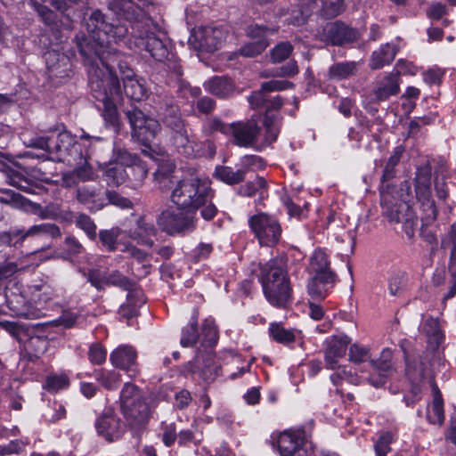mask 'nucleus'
Returning a JSON list of instances; mask_svg holds the SVG:
<instances>
[{
  "label": "nucleus",
  "mask_w": 456,
  "mask_h": 456,
  "mask_svg": "<svg viewBox=\"0 0 456 456\" xmlns=\"http://www.w3.org/2000/svg\"><path fill=\"white\" fill-rule=\"evenodd\" d=\"M115 17H109L101 10L92 12L86 20V28L89 36H77L76 46L80 54H87L93 47L98 45H106L110 43H118L126 37L133 21L126 20L116 11H112Z\"/></svg>",
  "instance_id": "obj_1"
},
{
  "label": "nucleus",
  "mask_w": 456,
  "mask_h": 456,
  "mask_svg": "<svg viewBox=\"0 0 456 456\" xmlns=\"http://www.w3.org/2000/svg\"><path fill=\"white\" fill-rule=\"evenodd\" d=\"M113 44H106L103 47L100 44L93 47L91 53L80 54L88 66L89 86L94 77L104 84L117 82V86H120L119 76L126 78L135 76L128 62L129 57L116 49Z\"/></svg>",
  "instance_id": "obj_2"
},
{
  "label": "nucleus",
  "mask_w": 456,
  "mask_h": 456,
  "mask_svg": "<svg viewBox=\"0 0 456 456\" xmlns=\"http://www.w3.org/2000/svg\"><path fill=\"white\" fill-rule=\"evenodd\" d=\"M214 197L210 184L197 176L179 180L170 195L178 209L200 210V216L206 221H212L218 214V208L212 202Z\"/></svg>",
  "instance_id": "obj_3"
},
{
  "label": "nucleus",
  "mask_w": 456,
  "mask_h": 456,
  "mask_svg": "<svg viewBox=\"0 0 456 456\" xmlns=\"http://www.w3.org/2000/svg\"><path fill=\"white\" fill-rule=\"evenodd\" d=\"M159 115L161 124L168 132L169 141L176 151L187 158L198 155L197 142L188 132V122L181 108L172 96L165 95L159 102Z\"/></svg>",
  "instance_id": "obj_4"
},
{
  "label": "nucleus",
  "mask_w": 456,
  "mask_h": 456,
  "mask_svg": "<svg viewBox=\"0 0 456 456\" xmlns=\"http://www.w3.org/2000/svg\"><path fill=\"white\" fill-rule=\"evenodd\" d=\"M119 403L126 425L134 432L144 429L151 417V410L142 389L135 384L125 383Z\"/></svg>",
  "instance_id": "obj_5"
},
{
  "label": "nucleus",
  "mask_w": 456,
  "mask_h": 456,
  "mask_svg": "<svg viewBox=\"0 0 456 456\" xmlns=\"http://www.w3.org/2000/svg\"><path fill=\"white\" fill-rule=\"evenodd\" d=\"M307 271L313 274L307 285L309 295L314 300H323L328 295L329 289L338 281L325 251L321 248L314 250L310 256Z\"/></svg>",
  "instance_id": "obj_6"
},
{
  "label": "nucleus",
  "mask_w": 456,
  "mask_h": 456,
  "mask_svg": "<svg viewBox=\"0 0 456 456\" xmlns=\"http://www.w3.org/2000/svg\"><path fill=\"white\" fill-rule=\"evenodd\" d=\"M294 87V84L288 80H270L264 82L257 91H254L248 97V102L254 109H265L264 125L267 132H273L277 116L273 113L278 111L283 105V99L280 96L273 97L272 92L283 91Z\"/></svg>",
  "instance_id": "obj_7"
},
{
  "label": "nucleus",
  "mask_w": 456,
  "mask_h": 456,
  "mask_svg": "<svg viewBox=\"0 0 456 456\" xmlns=\"http://www.w3.org/2000/svg\"><path fill=\"white\" fill-rule=\"evenodd\" d=\"M127 118L131 137L148 150H151L152 144L161 131V124L155 118L145 114L135 105H131L124 110Z\"/></svg>",
  "instance_id": "obj_8"
},
{
  "label": "nucleus",
  "mask_w": 456,
  "mask_h": 456,
  "mask_svg": "<svg viewBox=\"0 0 456 456\" xmlns=\"http://www.w3.org/2000/svg\"><path fill=\"white\" fill-rule=\"evenodd\" d=\"M92 81L90 87L92 97L103 105L102 117L108 126L116 129L119 128L120 118L118 111L117 104L122 99L121 87L117 86L111 82L104 84L98 80L96 77Z\"/></svg>",
  "instance_id": "obj_9"
},
{
  "label": "nucleus",
  "mask_w": 456,
  "mask_h": 456,
  "mask_svg": "<svg viewBox=\"0 0 456 456\" xmlns=\"http://www.w3.org/2000/svg\"><path fill=\"white\" fill-rule=\"evenodd\" d=\"M199 313L194 311L190 322L182 329L180 344L183 347H192L199 341L206 348L214 347L218 340V331L213 321L206 319L198 330Z\"/></svg>",
  "instance_id": "obj_10"
},
{
  "label": "nucleus",
  "mask_w": 456,
  "mask_h": 456,
  "mask_svg": "<svg viewBox=\"0 0 456 456\" xmlns=\"http://www.w3.org/2000/svg\"><path fill=\"white\" fill-rule=\"evenodd\" d=\"M197 212L188 209L163 210L157 217V224L168 235H184L192 232L197 227Z\"/></svg>",
  "instance_id": "obj_11"
},
{
  "label": "nucleus",
  "mask_w": 456,
  "mask_h": 456,
  "mask_svg": "<svg viewBox=\"0 0 456 456\" xmlns=\"http://www.w3.org/2000/svg\"><path fill=\"white\" fill-rule=\"evenodd\" d=\"M84 275L98 291H103L106 286H114L127 291L129 298L140 294L141 289L137 283L118 270L102 273L98 269H89Z\"/></svg>",
  "instance_id": "obj_12"
},
{
  "label": "nucleus",
  "mask_w": 456,
  "mask_h": 456,
  "mask_svg": "<svg viewBox=\"0 0 456 456\" xmlns=\"http://www.w3.org/2000/svg\"><path fill=\"white\" fill-rule=\"evenodd\" d=\"M248 225L261 246L273 247L281 240V226L279 221L266 213H258L249 217Z\"/></svg>",
  "instance_id": "obj_13"
},
{
  "label": "nucleus",
  "mask_w": 456,
  "mask_h": 456,
  "mask_svg": "<svg viewBox=\"0 0 456 456\" xmlns=\"http://www.w3.org/2000/svg\"><path fill=\"white\" fill-rule=\"evenodd\" d=\"M220 371L221 366L212 352L198 351L193 360L183 367L182 374L185 377L191 376L193 379L212 382L220 375Z\"/></svg>",
  "instance_id": "obj_14"
},
{
  "label": "nucleus",
  "mask_w": 456,
  "mask_h": 456,
  "mask_svg": "<svg viewBox=\"0 0 456 456\" xmlns=\"http://www.w3.org/2000/svg\"><path fill=\"white\" fill-rule=\"evenodd\" d=\"M380 203L384 215L390 222L403 223V229L409 238H412L418 224V217L412 209L406 204H392L384 190L381 188Z\"/></svg>",
  "instance_id": "obj_15"
},
{
  "label": "nucleus",
  "mask_w": 456,
  "mask_h": 456,
  "mask_svg": "<svg viewBox=\"0 0 456 456\" xmlns=\"http://www.w3.org/2000/svg\"><path fill=\"white\" fill-rule=\"evenodd\" d=\"M318 37L327 45L343 46L354 43L359 38V32L341 20L326 23L318 30Z\"/></svg>",
  "instance_id": "obj_16"
},
{
  "label": "nucleus",
  "mask_w": 456,
  "mask_h": 456,
  "mask_svg": "<svg viewBox=\"0 0 456 456\" xmlns=\"http://www.w3.org/2000/svg\"><path fill=\"white\" fill-rule=\"evenodd\" d=\"M94 428L99 436L109 443L119 440L126 430V425L112 407L105 408L95 419Z\"/></svg>",
  "instance_id": "obj_17"
},
{
  "label": "nucleus",
  "mask_w": 456,
  "mask_h": 456,
  "mask_svg": "<svg viewBox=\"0 0 456 456\" xmlns=\"http://www.w3.org/2000/svg\"><path fill=\"white\" fill-rule=\"evenodd\" d=\"M32 6L37 12L40 20L46 27V29L41 35L40 44L46 45L47 40H50V44L53 42L61 44L63 42L62 21L57 13L37 1H32Z\"/></svg>",
  "instance_id": "obj_18"
},
{
  "label": "nucleus",
  "mask_w": 456,
  "mask_h": 456,
  "mask_svg": "<svg viewBox=\"0 0 456 456\" xmlns=\"http://www.w3.org/2000/svg\"><path fill=\"white\" fill-rule=\"evenodd\" d=\"M60 45L54 42L50 44V40H47L46 45H43L47 49L43 57L51 77H69L71 63L68 55L60 53Z\"/></svg>",
  "instance_id": "obj_19"
},
{
  "label": "nucleus",
  "mask_w": 456,
  "mask_h": 456,
  "mask_svg": "<svg viewBox=\"0 0 456 456\" xmlns=\"http://www.w3.org/2000/svg\"><path fill=\"white\" fill-rule=\"evenodd\" d=\"M305 442L303 430H286L279 436L277 446L281 456H305Z\"/></svg>",
  "instance_id": "obj_20"
},
{
  "label": "nucleus",
  "mask_w": 456,
  "mask_h": 456,
  "mask_svg": "<svg viewBox=\"0 0 456 456\" xmlns=\"http://www.w3.org/2000/svg\"><path fill=\"white\" fill-rule=\"evenodd\" d=\"M110 361L116 368L126 370L131 379L136 378L140 370L137 362L136 350L128 345H122L113 350Z\"/></svg>",
  "instance_id": "obj_21"
},
{
  "label": "nucleus",
  "mask_w": 456,
  "mask_h": 456,
  "mask_svg": "<svg viewBox=\"0 0 456 456\" xmlns=\"http://www.w3.org/2000/svg\"><path fill=\"white\" fill-rule=\"evenodd\" d=\"M266 300L278 308H286L292 302L290 279L262 285Z\"/></svg>",
  "instance_id": "obj_22"
},
{
  "label": "nucleus",
  "mask_w": 456,
  "mask_h": 456,
  "mask_svg": "<svg viewBox=\"0 0 456 456\" xmlns=\"http://www.w3.org/2000/svg\"><path fill=\"white\" fill-rule=\"evenodd\" d=\"M231 134L234 144L240 147H252L257 141L261 131L256 120L251 118L246 122H234L231 124Z\"/></svg>",
  "instance_id": "obj_23"
},
{
  "label": "nucleus",
  "mask_w": 456,
  "mask_h": 456,
  "mask_svg": "<svg viewBox=\"0 0 456 456\" xmlns=\"http://www.w3.org/2000/svg\"><path fill=\"white\" fill-rule=\"evenodd\" d=\"M371 372L369 377V382L375 387H382L386 384L387 379L393 373L391 363V352L383 350L378 360H370Z\"/></svg>",
  "instance_id": "obj_24"
},
{
  "label": "nucleus",
  "mask_w": 456,
  "mask_h": 456,
  "mask_svg": "<svg viewBox=\"0 0 456 456\" xmlns=\"http://www.w3.org/2000/svg\"><path fill=\"white\" fill-rule=\"evenodd\" d=\"M193 37L198 44L196 47L208 53L217 50L224 41L223 30L218 28H200L195 31Z\"/></svg>",
  "instance_id": "obj_25"
},
{
  "label": "nucleus",
  "mask_w": 456,
  "mask_h": 456,
  "mask_svg": "<svg viewBox=\"0 0 456 456\" xmlns=\"http://www.w3.org/2000/svg\"><path fill=\"white\" fill-rule=\"evenodd\" d=\"M259 271L258 280L261 285L289 278L286 264L281 258H273L260 265Z\"/></svg>",
  "instance_id": "obj_26"
},
{
  "label": "nucleus",
  "mask_w": 456,
  "mask_h": 456,
  "mask_svg": "<svg viewBox=\"0 0 456 456\" xmlns=\"http://www.w3.org/2000/svg\"><path fill=\"white\" fill-rule=\"evenodd\" d=\"M136 45L148 52L158 61H163L169 55L168 43L157 37L154 33H148L136 41Z\"/></svg>",
  "instance_id": "obj_27"
},
{
  "label": "nucleus",
  "mask_w": 456,
  "mask_h": 456,
  "mask_svg": "<svg viewBox=\"0 0 456 456\" xmlns=\"http://www.w3.org/2000/svg\"><path fill=\"white\" fill-rule=\"evenodd\" d=\"M351 339L346 335L333 336L326 341L325 362L330 369H335L338 359L345 356Z\"/></svg>",
  "instance_id": "obj_28"
},
{
  "label": "nucleus",
  "mask_w": 456,
  "mask_h": 456,
  "mask_svg": "<svg viewBox=\"0 0 456 456\" xmlns=\"http://www.w3.org/2000/svg\"><path fill=\"white\" fill-rule=\"evenodd\" d=\"M204 88L209 94L225 99L234 94L236 86L234 81L227 76H214L204 83Z\"/></svg>",
  "instance_id": "obj_29"
},
{
  "label": "nucleus",
  "mask_w": 456,
  "mask_h": 456,
  "mask_svg": "<svg viewBox=\"0 0 456 456\" xmlns=\"http://www.w3.org/2000/svg\"><path fill=\"white\" fill-rule=\"evenodd\" d=\"M429 384L432 389L433 401L431 407L428 409L427 419L431 424L443 425L444 422V400L442 393L436 383L434 376H429Z\"/></svg>",
  "instance_id": "obj_30"
},
{
  "label": "nucleus",
  "mask_w": 456,
  "mask_h": 456,
  "mask_svg": "<svg viewBox=\"0 0 456 456\" xmlns=\"http://www.w3.org/2000/svg\"><path fill=\"white\" fill-rule=\"evenodd\" d=\"M158 230L154 224L147 223L143 217L136 221V227L129 231V237L137 241L138 244L152 248L154 241L151 237L156 236Z\"/></svg>",
  "instance_id": "obj_31"
},
{
  "label": "nucleus",
  "mask_w": 456,
  "mask_h": 456,
  "mask_svg": "<svg viewBox=\"0 0 456 456\" xmlns=\"http://www.w3.org/2000/svg\"><path fill=\"white\" fill-rule=\"evenodd\" d=\"M400 92V73H390L384 77L379 86L374 90L375 99L378 102L387 100Z\"/></svg>",
  "instance_id": "obj_32"
},
{
  "label": "nucleus",
  "mask_w": 456,
  "mask_h": 456,
  "mask_svg": "<svg viewBox=\"0 0 456 456\" xmlns=\"http://www.w3.org/2000/svg\"><path fill=\"white\" fill-rule=\"evenodd\" d=\"M76 199L82 204H90L88 208L91 212H97L107 206L105 197L101 191L86 187L77 190Z\"/></svg>",
  "instance_id": "obj_33"
},
{
  "label": "nucleus",
  "mask_w": 456,
  "mask_h": 456,
  "mask_svg": "<svg viewBox=\"0 0 456 456\" xmlns=\"http://www.w3.org/2000/svg\"><path fill=\"white\" fill-rule=\"evenodd\" d=\"M401 347L403 350L406 362V374L411 380V383H418L423 380L427 377L428 368L426 362L422 360V357L418 355L411 358L407 354L403 345H401Z\"/></svg>",
  "instance_id": "obj_34"
},
{
  "label": "nucleus",
  "mask_w": 456,
  "mask_h": 456,
  "mask_svg": "<svg viewBox=\"0 0 456 456\" xmlns=\"http://www.w3.org/2000/svg\"><path fill=\"white\" fill-rule=\"evenodd\" d=\"M404 151L403 147L398 146L395 147L392 155L388 159L381 176V186L379 187V191L381 192V188L384 190V194L387 195V199H389V184H386L387 182L392 180L395 176V167L399 164L402 155Z\"/></svg>",
  "instance_id": "obj_35"
},
{
  "label": "nucleus",
  "mask_w": 456,
  "mask_h": 456,
  "mask_svg": "<svg viewBox=\"0 0 456 456\" xmlns=\"http://www.w3.org/2000/svg\"><path fill=\"white\" fill-rule=\"evenodd\" d=\"M138 1L143 3L146 0ZM109 9L116 11L128 21L137 20L142 12L140 7L135 5L131 0H112L109 3Z\"/></svg>",
  "instance_id": "obj_36"
},
{
  "label": "nucleus",
  "mask_w": 456,
  "mask_h": 456,
  "mask_svg": "<svg viewBox=\"0 0 456 456\" xmlns=\"http://www.w3.org/2000/svg\"><path fill=\"white\" fill-rule=\"evenodd\" d=\"M422 330L428 338V347L433 351L438 349L444 338L438 320L433 317L427 318L424 321Z\"/></svg>",
  "instance_id": "obj_37"
},
{
  "label": "nucleus",
  "mask_w": 456,
  "mask_h": 456,
  "mask_svg": "<svg viewBox=\"0 0 456 456\" xmlns=\"http://www.w3.org/2000/svg\"><path fill=\"white\" fill-rule=\"evenodd\" d=\"M77 141L67 130L61 131L56 139H53L51 159L60 162L63 153H67Z\"/></svg>",
  "instance_id": "obj_38"
},
{
  "label": "nucleus",
  "mask_w": 456,
  "mask_h": 456,
  "mask_svg": "<svg viewBox=\"0 0 456 456\" xmlns=\"http://www.w3.org/2000/svg\"><path fill=\"white\" fill-rule=\"evenodd\" d=\"M213 176L228 185H236L244 182L246 177V170L238 169L234 171L232 167L217 166L215 168Z\"/></svg>",
  "instance_id": "obj_39"
},
{
  "label": "nucleus",
  "mask_w": 456,
  "mask_h": 456,
  "mask_svg": "<svg viewBox=\"0 0 456 456\" xmlns=\"http://www.w3.org/2000/svg\"><path fill=\"white\" fill-rule=\"evenodd\" d=\"M395 54L396 51L393 45L389 44L382 45L379 50L372 53L370 68L371 69H379L385 65L390 64L394 61Z\"/></svg>",
  "instance_id": "obj_40"
},
{
  "label": "nucleus",
  "mask_w": 456,
  "mask_h": 456,
  "mask_svg": "<svg viewBox=\"0 0 456 456\" xmlns=\"http://www.w3.org/2000/svg\"><path fill=\"white\" fill-rule=\"evenodd\" d=\"M357 72V63L355 61H342L331 65L328 70V77L331 80H344Z\"/></svg>",
  "instance_id": "obj_41"
},
{
  "label": "nucleus",
  "mask_w": 456,
  "mask_h": 456,
  "mask_svg": "<svg viewBox=\"0 0 456 456\" xmlns=\"http://www.w3.org/2000/svg\"><path fill=\"white\" fill-rule=\"evenodd\" d=\"M86 146L76 142L67 153H63L62 159L60 162L66 163L69 166H77L79 164H86V159L89 158Z\"/></svg>",
  "instance_id": "obj_42"
},
{
  "label": "nucleus",
  "mask_w": 456,
  "mask_h": 456,
  "mask_svg": "<svg viewBox=\"0 0 456 456\" xmlns=\"http://www.w3.org/2000/svg\"><path fill=\"white\" fill-rule=\"evenodd\" d=\"M125 94L131 100L140 102L147 95L146 87L134 77H121Z\"/></svg>",
  "instance_id": "obj_43"
},
{
  "label": "nucleus",
  "mask_w": 456,
  "mask_h": 456,
  "mask_svg": "<svg viewBox=\"0 0 456 456\" xmlns=\"http://www.w3.org/2000/svg\"><path fill=\"white\" fill-rule=\"evenodd\" d=\"M144 304L145 298L142 289H140V294L132 298H129L127 294L126 302L120 305L118 314L122 318L131 319L138 314L139 308Z\"/></svg>",
  "instance_id": "obj_44"
},
{
  "label": "nucleus",
  "mask_w": 456,
  "mask_h": 456,
  "mask_svg": "<svg viewBox=\"0 0 456 456\" xmlns=\"http://www.w3.org/2000/svg\"><path fill=\"white\" fill-rule=\"evenodd\" d=\"M94 377L107 390H114L121 383V374L116 370H95Z\"/></svg>",
  "instance_id": "obj_45"
},
{
  "label": "nucleus",
  "mask_w": 456,
  "mask_h": 456,
  "mask_svg": "<svg viewBox=\"0 0 456 456\" xmlns=\"http://www.w3.org/2000/svg\"><path fill=\"white\" fill-rule=\"evenodd\" d=\"M231 131V124L224 123L218 117L208 118L201 127L202 134L207 137H211L217 132L229 135Z\"/></svg>",
  "instance_id": "obj_46"
},
{
  "label": "nucleus",
  "mask_w": 456,
  "mask_h": 456,
  "mask_svg": "<svg viewBox=\"0 0 456 456\" xmlns=\"http://www.w3.org/2000/svg\"><path fill=\"white\" fill-rule=\"evenodd\" d=\"M25 240L23 230L10 229L9 231L0 232V253L4 248L15 246L17 243H21ZM3 264H0L2 265Z\"/></svg>",
  "instance_id": "obj_47"
},
{
  "label": "nucleus",
  "mask_w": 456,
  "mask_h": 456,
  "mask_svg": "<svg viewBox=\"0 0 456 456\" xmlns=\"http://www.w3.org/2000/svg\"><path fill=\"white\" fill-rule=\"evenodd\" d=\"M122 231L118 227H113L110 230H101L99 232V240L109 252H113L118 247V239L121 235Z\"/></svg>",
  "instance_id": "obj_48"
},
{
  "label": "nucleus",
  "mask_w": 456,
  "mask_h": 456,
  "mask_svg": "<svg viewBox=\"0 0 456 456\" xmlns=\"http://www.w3.org/2000/svg\"><path fill=\"white\" fill-rule=\"evenodd\" d=\"M441 247L450 249L449 269L456 268V224L451 225L450 231L442 239Z\"/></svg>",
  "instance_id": "obj_49"
},
{
  "label": "nucleus",
  "mask_w": 456,
  "mask_h": 456,
  "mask_svg": "<svg viewBox=\"0 0 456 456\" xmlns=\"http://www.w3.org/2000/svg\"><path fill=\"white\" fill-rule=\"evenodd\" d=\"M269 334L274 341L281 344L293 343L296 338L292 330H286L280 323L276 322L270 324Z\"/></svg>",
  "instance_id": "obj_50"
},
{
  "label": "nucleus",
  "mask_w": 456,
  "mask_h": 456,
  "mask_svg": "<svg viewBox=\"0 0 456 456\" xmlns=\"http://www.w3.org/2000/svg\"><path fill=\"white\" fill-rule=\"evenodd\" d=\"M129 177L128 172L120 166L108 167L104 172V178L109 186H118Z\"/></svg>",
  "instance_id": "obj_51"
},
{
  "label": "nucleus",
  "mask_w": 456,
  "mask_h": 456,
  "mask_svg": "<svg viewBox=\"0 0 456 456\" xmlns=\"http://www.w3.org/2000/svg\"><path fill=\"white\" fill-rule=\"evenodd\" d=\"M38 234H46L51 236L52 238H58L61 235V232L58 225L51 223H45L33 225L27 232L23 231V235L25 236V239L28 236Z\"/></svg>",
  "instance_id": "obj_52"
},
{
  "label": "nucleus",
  "mask_w": 456,
  "mask_h": 456,
  "mask_svg": "<svg viewBox=\"0 0 456 456\" xmlns=\"http://www.w3.org/2000/svg\"><path fill=\"white\" fill-rule=\"evenodd\" d=\"M294 46L291 43L281 42L270 51V60L273 63H280L286 61L292 54Z\"/></svg>",
  "instance_id": "obj_53"
},
{
  "label": "nucleus",
  "mask_w": 456,
  "mask_h": 456,
  "mask_svg": "<svg viewBox=\"0 0 456 456\" xmlns=\"http://www.w3.org/2000/svg\"><path fill=\"white\" fill-rule=\"evenodd\" d=\"M69 386V379L66 374H50L46 377L43 387L50 393H56Z\"/></svg>",
  "instance_id": "obj_54"
},
{
  "label": "nucleus",
  "mask_w": 456,
  "mask_h": 456,
  "mask_svg": "<svg viewBox=\"0 0 456 456\" xmlns=\"http://www.w3.org/2000/svg\"><path fill=\"white\" fill-rule=\"evenodd\" d=\"M245 32L247 37L256 41H268L267 37L274 34L276 29L264 24L253 23L246 28Z\"/></svg>",
  "instance_id": "obj_55"
},
{
  "label": "nucleus",
  "mask_w": 456,
  "mask_h": 456,
  "mask_svg": "<svg viewBox=\"0 0 456 456\" xmlns=\"http://www.w3.org/2000/svg\"><path fill=\"white\" fill-rule=\"evenodd\" d=\"M269 45V41H254L243 45L238 53L245 58H254L260 55Z\"/></svg>",
  "instance_id": "obj_56"
},
{
  "label": "nucleus",
  "mask_w": 456,
  "mask_h": 456,
  "mask_svg": "<svg viewBox=\"0 0 456 456\" xmlns=\"http://www.w3.org/2000/svg\"><path fill=\"white\" fill-rule=\"evenodd\" d=\"M268 187L266 180L257 176L255 181L248 182L237 189V193L242 197H252L258 190H266Z\"/></svg>",
  "instance_id": "obj_57"
},
{
  "label": "nucleus",
  "mask_w": 456,
  "mask_h": 456,
  "mask_svg": "<svg viewBox=\"0 0 456 456\" xmlns=\"http://www.w3.org/2000/svg\"><path fill=\"white\" fill-rule=\"evenodd\" d=\"M408 275L404 272L394 273L388 280V289L392 296L400 295L406 288Z\"/></svg>",
  "instance_id": "obj_58"
},
{
  "label": "nucleus",
  "mask_w": 456,
  "mask_h": 456,
  "mask_svg": "<svg viewBox=\"0 0 456 456\" xmlns=\"http://www.w3.org/2000/svg\"><path fill=\"white\" fill-rule=\"evenodd\" d=\"M75 224L78 228H80L81 230H83L86 232V234L91 240L94 241L96 240L97 227H96V224H94V220L88 215L79 214L76 217Z\"/></svg>",
  "instance_id": "obj_59"
},
{
  "label": "nucleus",
  "mask_w": 456,
  "mask_h": 456,
  "mask_svg": "<svg viewBox=\"0 0 456 456\" xmlns=\"http://www.w3.org/2000/svg\"><path fill=\"white\" fill-rule=\"evenodd\" d=\"M113 157L115 161L120 164V167L125 166L126 167H130L141 159L137 154L131 153L126 149L120 147L114 149Z\"/></svg>",
  "instance_id": "obj_60"
},
{
  "label": "nucleus",
  "mask_w": 456,
  "mask_h": 456,
  "mask_svg": "<svg viewBox=\"0 0 456 456\" xmlns=\"http://www.w3.org/2000/svg\"><path fill=\"white\" fill-rule=\"evenodd\" d=\"M349 360L354 364L370 362V349L359 344H353L349 347Z\"/></svg>",
  "instance_id": "obj_61"
},
{
  "label": "nucleus",
  "mask_w": 456,
  "mask_h": 456,
  "mask_svg": "<svg viewBox=\"0 0 456 456\" xmlns=\"http://www.w3.org/2000/svg\"><path fill=\"white\" fill-rule=\"evenodd\" d=\"M298 73V67L295 60H289L286 64L275 68L272 70L265 71V77H294Z\"/></svg>",
  "instance_id": "obj_62"
},
{
  "label": "nucleus",
  "mask_w": 456,
  "mask_h": 456,
  "mask_svg": "<svg viewBox=\"0 0 456 456\" xmlns=\"http://www.w3.org/2000/svg\"><path fill=\"white\" fill-rule=\"evenodd\" d=\"M393 442V434L389 431L379 434L377 442L374 444L376 456H387L391 451V444Z\"/></svg>",
  "instance_id": "obj_63"
},
{
  "label": "nucleus",
  "mask_w": 456,
  "mask_h": 456,
  "mask_svg": "<svg viewBox=\"0 0 456 456\" xmlns=\"http://www.w3.org/2000/svg\"><path fill=\"white\" fill-rule=\"evenodd\" d=\"M87 355L92 364L101 365L106 361L107 351L101 343L95 342L89 346Z\"/></svg>",
  "instance_id": "obj_64"
}]
</instances>
